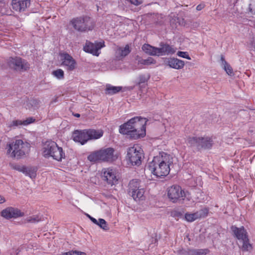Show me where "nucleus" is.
<instances>
[{"label":"nucleus","instance_id":"obj_13","mask_svg":"<svg viewBox=\"0 0 255 255\" xmlns=\"http://www.w3.org/2000/svg\"><path fill=\"white\" fill-rule=\"evenodd\" d=\"M15 146L16 149L17 158H19L28 153L30 148L29 143L24 142L21 139L15 140Z\"/></svg>","mask_w":255,"mask_h":255},{"label":"nucleus","instance_id":"obj_43","mask_svg":"<svg viewBox=\"0 0 255 255\" xmlns=\"http://www.w3.org/2000/svg\"><path fill=\"white\" fill-rule=\"evenodd\" d=\"M34 120L32 118H29L26 120L23 121V125L26 126L29 124H31L34 122Z\"/></svg>","mask_w":255,"mask_h":255},{"label":"nucleus","instance_id":"obj_33","mask_svg":"<svg viewBox=\"0 0 255 255\" xmlns=\"http://www.w3.org/2000/svg\"><path fill=\"white\" fill-rule=\"evenodd\" d=\"M52 75L59 80L64 78V73L63 70L59 69L52 72Z\"/></svg>","mask_w":255,"mask_h":255},{"label":"nucleus","instance_id":"obj_28","mask_svg":"<svg viewBox=\"0 0 255 255\" xmlns=\"http://www.w3.org/2000/svg\"><path fill=\"white\" fill-rule=\"evenodd\" d=\"M88 160L92 162H102L100 150L91 152L87 157Z\"/></svg>","mask_w":255,"mask_h":255},{"label":"nucleus","instance_id":"obj_42","mask_svg":"<svg viewBox=\"0 0 255 255\" xmlns=\"http://www.w3.org/2000/svg\"><path fill=\"white\" fill-rule=\"evenodd\" d=\"M13 168L16 170H18L20 172H21L23 173H24V172L26 171V167L24 166H21L19 165H15L13 167Z\"/></svg>","mask_w":255,"mask_h":255},{"label":"nucleus","instance_id":"obj_22","mask_svg":"<svg viewBox=\"0 0 255 255\" xmlns=\"http://www.w3.org/2000/svg\"><path fill=\"white\" fill-rule=\"evenodd\" d=\"M5 149L6 154L8 157L17 158L16 149L15 146V141L7 143Z\"/></svg>","mask_w":255,"mask_h":255},{"label":"nucleus","instance_id":"obj_23","mask_svg":"<svg viewBox=\"0 0 255 255\" xmlns=\"http://www.w3.org/2000/svg\"><path fill=\"white\" fill-rule=\"evenodd\" d=\"M168 65L169 67L175 69H181L184 66V62L177 58H170L168 61Z\"/></svg>","mask_w":255,"mask_h":255},{"label":"nucleus","instance_id":"obj_30","mask_svg":"<svg viewBox=\"0 0 255 255\" xmlns=\"http://www.w3.org/2000/svg\"><path fill=\"white\" fill-rule=\"evenodd\" d=\"M122 90V87L120 86H112L111 85H107L106 87V94L109 95H113L118 93Z\"/></svg>","mask_w":255,"mask_h":255},{"label":"nucleus","instance_id":"obj_2","mask_svg":"<svg viewBox=\"0 0 255 255\" xmlns=\"http://www.w3.org/2000/svg\"><path fill=\"white\" fill-rule=\"evenodd\" d=\"M41 153L45 158H51L57 161H61L66 157L62 147L52 140H47L43 144Z\"/></svg>","mask_w":255,"mask_h":255},{"label":"nucleus","instance_id":"obj_49","mask_svg":"<svg viewBox=\"0 0 255 255\" xmlns=\"http://www.w3.org/2000/svg\"><path fill=\"white\" fill-rule=\"evenodd\" d=\"M60 255H67V254L66 253H62Z\"/></svg>","mask_w":255,"mask_h":255},{"label":"nucleus","instance_id":"obj_17","mask_svg":"<svg viewBox=\"0 0 255 255\" xmlns=\"http://www.w3.org/2000/svg\"><path fill=\"white\" fill-rule=\"evenodd\" d=\"M133 120L130 119L126 123L121 125L119 129L121 133L129 135L132 138L135 134V130H134L133 124H132Z\"/></svg>","mask_w":255,"mask_h":255},{"label":"nucleus","instance_id":"obj_50","mask_svg":"<svg viewBox=\"0 0 255 255\" xmlns=\"http://www.w3.org/2000/svg\"><path fill=\"white\" fill-rule=\"evenodd\" d=\"M75 116L76 117H80V115L79 114H76Z\"/></svg>","mask_w":255,"mask_h":255},{"label":"nucleus","instance_id":"obj_27","mask_svg":"<svg viewBox=\"0 0 255 255\" xmlns=\"http://www.w3.org/2000/svg\"><path fill=\"white\" fill-rule=\"evenodd\" d=\"M163 125L164 127L166 134L168 136L173 135L174 128L171 122L167 120H164L163 121Z\"/></svg>","mask_w":255,"mask_h":255},{"label":"nucleus","instance_id":"obj_21","mask_svg":"<svg viewBox=\"0 0 255 255\" xmlns=\"http://www.w3.org/2000/svg\"><path fill=\"white\" fill-rule=\"evenodd\" d=\"M131 51L129 45L127 44L125 47H119L116 51V55L117 58L123 59L127 56Z\"/></svg>","mask_w":255,"mask_h":255},{"label":"nucleus","instance_id":"obj_6","mask_svg":"<svg viewBox=\"0 0 255 255\" xmlns=\"http://www.w3.org/2000/svg\"><path fill=\"white\" fill-rule=\"evenodd\" d=\"M131 120H134L132 122L134 130H135L133 138L137 139L144 136L145 135V126L147 120L145 118L140 117H135L131 119Z\"/></svg>","mask_w":255,"mask_h":255},{"label":"nucleus","instance_id":"obj_46","mask_svg":"<svg viewBox=\"0 0 255 255\" xmlns=\"http://www.w3.org/2000/svg\"><path fill=\"white\" fill-rule=\"evenodd\" d=\"M5 202L4 197L1 195H0V204L3 203Z\"/></svg>","mask_w":255,"mask_h":255},{"label":"nucleus","instance_id":"obj_10","mask_svg":"<svg viewBox=\"0 0 255 255\" xmlns=\"http://www.w3.org/2000/svg\"><path fill=\"white\" fill-rule=\"evenodd\" d=\"M61 65L68 71H73L76 66V62L73 58L67 53H61L59 54Z\"/></svg>","mask_w":255,"mask_h":255},{"label":"nucleus","instance_id":"obj_1","mask_svg":"<svg viewBox=\"0 0 255 255\" xmlns=\"http://www.w3.org/2000/svg\"><path fill=\"white\" fill-rule=\"evenodd\" d=\"M173 162V158L171 155L161 152L149 163L148 168L151 173L156 177H165L169 173Z\"/></svg>","mask_w":255,"mask_h":255},{"label":"nucleus","instance_id":"obj_3","mask_svg":"<svg viewBox=\"0 0 255 255\" xmlns=\"http://www.w3.org/2000/svg\"><path fill=\"white\" fill-rule=\"evenodd\" d=\"M143 154V150L138 145H134L128 148L126 156L128 164L133 166H139L141 163Z\"/></svg>","mask_w":255,"mask_h":255},{"label":"nucleus","instance_id":"obj_39","mask_svg":"<svg viewBox=\"0 0 255 255\" xmlns=\"http://www.w3.org/2000/svg\"><path fill=\"white\" fill-rule=\"evenodd\" d=\"M192 255H205L208 253L207 250H197L192 252Z\"/></svg>","mask_w":255,"mask_h":255},{"label":"nucleus","instance_id":"obj_20","mask_svg":"<svg viewBox=\"0 0 255 255\" xmlns=\"http://www.w3.org/2000/svg\"><path fill=\"white\" fill-rule=\"evenodd\" d=\"M231 230L235 237L239 240H245L248 237L247 233L244 227L238 228L233 226L231 227Z\"/></svg>","mask_w":255,"mask_h":255},{"label":"nucleus","instance_id":"obj_48","mask_svg":"<svg viewBox=\"0 0 255 255\" xmlns=\"http://www.w3.org/2000/svg\"><path fill=\"white\" fill-rule=\"evenodd\" d=\"M66 253L67 254V255H73L74 254L73 251L66 252Z\"/></svg>","mask_w":255,"mask_h":255},{"label":"nucleus","instance_id":"obj_12","mask_svg":"<svg viewBox=\"0 0 255 255\" xmlns=\"http://www.w3.org/2000/svg\"><path fill=\"white\" fill-rule=\"evenodd\" d=\"M0 215L2 217L9 219L22 217L24 214L18 208L9 207L3 209L1 212Z\"/></svg>","mask_w":255,"mask_h":255},{"label":"nucleus","instance_id":"obj_8","mask_svg":"<svg viewBox=\"0 0 255 255\" xmlns=\"http://www.w3.org/2000/svg\"><path fill=\"white\" fill-rule=\"evenodd\" d=\"M167 196L173 202H176L179 200H184L186 194L181 187L173 185L168 189Z\"/></svg>","mask_w":255,"mask_h":255},{"label":"nucleus","instance_id":"obj_7","mask_svg":"<svg viewBox=\"0 0 255 255\" xmlns=\"http://www.w3.org/2000/svg\"><path fill=\"white\" fill-rule=\"evenodd\" d=\"M102 179L109 185L113 186L118 183L119 176L117 172L111 168H103L101 171Z\"/></svg>","mask_w":255,"mask_h":255},{"label":"nucleus","instance_id":"obj_44","mask_svg":"<svg viewBox=\"0 0 255 255\" xmlns=\"http://www.w3.org/2000/svg\"><path fill=\"white\" fill-rule=\"evenodd\" d=\"M88 217L90 218V219L91 220V221L94 223L96 225H97L98 224V222H99V220H97L95 218L90 216V215H88Z\"/></svg>","mask_w":255,"mask_h":255},{"label":"nucleus","instance_id":"obj_19","mask_svg":"<svg viewBox=\"0 0 255 255\" xmlns=\"http://www.w3.org/2000/svg\"><path fill=\"white\" fill-rule=\"evenodd\" d=\"M157 56L170 55L176 52V49L166 44H161L160 47L157 48Z\"/></svg>","mask_w":255,"mask_h":255},{"label":"nucleus","instance_id":"obj_4","mask_svg":"<svg viewBox=\"0 0 255 255\" xmlns=\"http://www.w3.org/2000/svg\"><path fill=\"white\" fill-rule=\"evenodd\" d=\"M70 24L76 30L80 32L92 30L95 27L94 22L89 17L73 18L70 21Z\"/></svg>","mask_w":255,"mask_h":255},{"label":"nucleus","instance_id":"obj_26","mask_svg":"<svg viewBox=\"0 0 255 255\" xmlns=\"http://www.w3.org/2000/svg\"><path fill=\"white\" fill-rule=\"evenodd\" d=\"M213 141L209 137H200L199 138V147L204 148H210L212 147Z\"/></svg>","mask_w":255,"mask_h":255},{"label":"nucleus","instance_id":"obj_37","mask_svg":"<svg viewBox=\"0 0 255 255\" xmlns=\"http://www.w3.org/2000/svg\"><path fill=\"white\" fill-rule=\"evenodd\" d=\"M149 78L148 75H140L138 77V84L140 85L141 84H144L146 82Z\"/></svg>","mask_w":255,"mask_h":255},{"label":"nucleus","instance_id":"obj_24","mask_svg":"<svg viewBox=\"0 0 255 255\" xmlns=\"http://www.w3.org/2000/svg\"><path fill=\"white\" fill-rule=\"evenodd\" d=\"M87 130L89 140L99 139L103 135L104 132L102 129H89Z\"/></svg>","mask_w":255,"mask_h":255},{"label":"nucleus","instance_id":"obj_18","mask_svg":"<svg viewBox=\"0 0 255 255\" xmlns=\"http://www.w3.org/2000/svg\"><path fill=\"white\" fill-rule=\"evenodd\" d=\"M208 213L207 209L201 210L194 213H186L185 218L188 222H192L195 220L205 217Z\"/></svg>","mask_w":255,"mask_h":255},{"label":"nucleus","instance_id":"obj_11","mask_svg":"<svg viewBox=\"0 0 255 255\" xmlns=\"http://www.w3.org/2000/svg\"><path fill=\"white\" fill-rule=\"evenodd\" d=\"M8 63L10 66L17 71H24L29 68V64L28 62L20 57H11L9 59Z\"/></svg>","mask_w":255,"mask_h":255},{"label":"nucleus","instance_id":"obj_45","mask_svg":"<svg viewBox=\"0 0 255 255\" xmlns=\"http://www.w3.org/2000/svg\"><path fill=\"white\" fill-rule=\"evenodd\" d=\"M74 253L75 255H86V254L84 252H80V251H74Z\"/></svg>","mask_w":255,"mask_h":255},{"label":"nucleus","instance_id":"obj_38","mask_svg":"<svg viewBox=\"0 0 255 255\" xmlns=\"http://www.w3.org/2000/svg\"><path fill=\"white\" fill-rule=\"evenodd\" d=\"M139 62L142 64L146 65H149L151 64L155 63V61L151 57H149L147 59H141Z\"/></svg>","mask_w":255,"mask_h":255},{"label":"nucleus","instance_id":"obj_25","mask_svg":"<svg viewBox=\"0 0 255 255\" xmlns=\"http://www.w3.org/2000/svg\"><path fill=\"white\" fill-rule=\"evenodd\" d=\"M142 50L146 54L152 56H157V48L148 44H144L142 46Z\"/></svg>","mask_w":255,"mask_h":255},{"label":"nucleus","instance_id":"obj_40","mask_svg":"<svg viewBox=\"0 0 255 255\" xmlns=\"http://www.w3.org/2000/svg\"><path fill=\"white\" fill-rule=\"evenodd\" d=\"M177 55L180 57L186 58L188 60H191L190 57L189 56L187 52L178 51Z\"/></svg>","mask_w":255,"mask_h":255},{"label":"nucleus","instance_id":"obj_5","mask_svg":"<svg viewBox=\"0 0 255 255\" xmlns=\"http://www.w3.org/2000/svg\"><path fill=\"white\" fill-rule=\"evenodd\" d=\"M129 193L135 201L143 200L145 198V189L140 185V181L136 179L131 180L129 183Z\"/></svg>","mask_w":255,"mask_h":255},{"label":"nucleus","instance_id":"obj_47","mask_svg":"<svg viewBox=\"0 0 255 255\" xmlns=\"http://www.w3.org/2000/svg\"><path fill=\"white\" fill-rule=\"evenodd\" d=\"M203 8V6L202 5H197V6L196 7V9L197 10H201Z\"/></svg>","mask_w":255,"mask_h":255},{"label":"nucleus","instance_id":"obj_35","mask_svg":"<svg viewBox=\"0 0 255 255\" xmlns=\"http://www.w3.org/2000/svg\"><path fill=\"white\" fill-rule=\"evenodd\" d=\"M26 175L31 179H34L36 176V171L34 169L26 168V171L24 172Z\"/></svg>","mask_w":255,"mask_h":255},{"label":"nucleus","instance_id":"obj_31","mask_svg":"<svg viewBox=\"0 0 255 255\" xmlns=\"http://www.w3.org/2000/svg\"><path fill=\"white\" fill-rule=\"evenodd\" d=\"M221 60L222 61V65L226 73L229 75H232L233 74V69L231 66L226 61L224 57H221Z\"/></svg>","mask_w":255,"mask_h":255},{"label":"nucleus","instance_id":"obj_15","mask_svg":"<svg viewBox=\"0 0 255 255\" xmlns=\"http://www.w3.org/2000/svg\"><path fill=\"white\" fill-rule=\"evenodd\" d=\"M12 8L17 12H23L30 6V0H12Z\"/></svg>","mask_w":255,"mask_h":255},{"label":"nucleus","instance_id":"obj_16","mask_svg":"<svg viewBox=\"0 0 255 255\" xmlns=\"http://www.w3.org/2000/svg\"><path fill=\"white\" fill-rule=\"evenodd\" d=\"M88 137L87 129L76 130L72 134L73 139L76 142L80 143L82 145L84 144L89 140Z\"/></svg>","mask_w":255,"mask_h":255},{"label":"nucleus","instance_id":"obj_14","mask_svg":"<svg viewBox=\"0 0 255 255\" xmlns=\"http://www.w3.org/2000/svg\"><path fill=\"white\" fill-rule=\"evenodd\" d=\"M102 162H112L117 158L115 154V150L112 147L102 148L100 149Z\"/></svg>","mask_w":255,"mask_h":255},{"label":"nucleus","instance_id":"obj_29","mask_svg":"<svg viewBox=\"0 0 255 255\" xmlns=\"http://www.w3.org/2000/svg\"><path fill=\"white\" fill-rule=\"evenodd\" d=\"M199 138L196 136H189L186 139V142L190 146L199 147Z\"/></svg>","mask_w":255,"mask_h":255},{"label":"nucleus","instance_id":"obj_32","mask_svg":"<svg viewBox=\"0 0 255 255\" xmlns=\"http://www.w3.org/2000/svg\"><path fill=\"white\" fill-rule=\"evenodd\" d=\"M243 246L242 250L244 251H250L252 250V246L249 243V240L248 237L245 240H242Z\"/></svg>","mask_w":255,"mask_h":255},{"label":"nucleus","instance_id":"obj_51","mask_svg":"<svg viewBox=\"0 0 255 255\" xmlns=\"http://www.w3.org/2000/svg\"><path fill=\"white\" fill-rule=\"evenodd\" d=\"M65 3H67L69 0H64Z\"/></svg>","mask_w":255,"mask_h":255},{"label":"nucleus","instance_id":"obj_41","mask_svg":"<svg viewBox=\"0 0 255 255\" xmlns=\"http://www.w3.org/2000/svg\"><path fill=\"white\" fill-rule=\"evenodd\" d=\"M23 125V121L20 120H14L11 122L10 127H17Z\"/></svg>","mask_w":255,"mask_h":255},{"label":"nucleus","instance_id":"obj_9","mask_svg":"<svg viewBox=\"0 0 255 255\" xmlns=\"http://www.w3.org/2000/svg\"><path fill=\"white\" fill-rule=\"evenodd\" d=\"M105 46L104 41H96L95 43L86 41L83 47V50L86 52L98 56L101 53V49L105 47Z\"/></svg>","mask_w":255,"mask_h":255},{"label":"nucleus","instance_id":"obj_36","mask_svg":"<svg viewBox=\"0 0 255 255\" xmlns=\"http://www.w3.org/2000/svg\"><path fill=\"white\" fill-rule=\"evenodd\" d=\"M98 225L105 231H108L109 229V227L104 219H99Z\"/></svg>","mask_w":255,"mask_h":255},{"label":"nucleus","instance_id":"obj_34","mask_svg":"<svg viewBox=\"0 0 255 255\" xmlns=\"http://www.w3.org/2000/svg\"><path fill=\"white\" fill-rule=\"evenodd\" d=\"M41 220V217L39 215H33L32 216L28 217L26 219L27 222L31 223H35L38 222Z\"/></svg>","mask_w":255,"mask_h":255}]
</instances>
